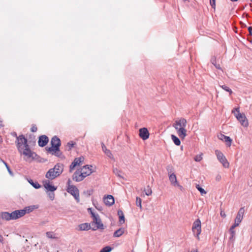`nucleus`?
I'll list each match as a JSON object with an SVG mask.
<instances>
[{"mask_svg":"<svg viewBox=\"0 0 252 252\" xmlns=\"http://www.w3.org/2000/svg\"><path fill=\"white\" fill-rule=\"evenodd\" d=\"M220 87L224 90L226 91V92L229 91V89H230L228 87L225 85L220 86Z\"/></svg>","mask_w":252,"mask_h":252,"instance_id":"47","label":"nucleus"},{"mask_svg":"<svg viewBox=\"0 0 252 252\" xmlns=\"http://www.w3.org/2000/svg\"><path fill=\"white\" fill-rule=\"evenodd\" d=\"M43 184L44 188L48 191L53 192L57 189L56 187L50 184V181L49 180L43 181Z\"/></svg>","mask_w":252,"mask_h":252,"instance_id":"18","label":"nucleus"},{"mask_svg":"<svg viewBox=\"0 0 252 252\" xmlns=\"http://www.w3.org/2000/svg\"><path fill=\"white\" fill-rule=\"evenodd\" d=\"M88 212L91 214L92 217L93 219V220H100L98 215L97 214H95L92 209V208H88Z\"/></svg>","mask_w":252,"mask_h":252,"instance_id":"26","label":"nucleus"},{"mask_svg":"<svg viewBox=\"0 0 252 252\" xmlns=\"http://www.w3.org/2000/svg\"><path fill=\"white\" fill-rule=\"evenodd\" d=\"M25 215V211L22 210H15L11 213V219L16 220Z\"/></svg>","mask_w":252,"mask_h":252,"instance_id":"13","label":"nucleus"},{"mask_svg":"<svg viewBox=\"0 0 252 252\" xmlns=\"http://www.w3.org/2000/svg\"><path fill=\"white\" fill-rule=\"evenodd\" d=\"M248 31H249L250 35H252V27H249L248 28Z\"/></svg>","mask_w":252,"mask_h":252,"instance_id":"49","label":"nucleus"},{"mask_svg":"<svg viewBox=\"0 0 252 252\" xmlns=\"http://www.w3.org/2000/svg\"><path fill=\"white\" fill-rule=\"evenodd\" d=\"M136 204L138 207H141V199L139 197H136Z\"/></svg>","mask_w":252,"mask_h":252,"instance_id":"43","label":"nucleus"},{"mask_svg":"<svg viewBox=\"0 0 252 252\" xmlns=\"http://www.w3.org/2000/svg\"><path fill=\"white\" fill-rule=\"evenodd\" d=\"M103 201L108 206H112L115 203L114 198L111 195H107L106 197H104Z\"/></svg>","mask_w":252,"mask_h":252,"instance_id":"17","label":"nucleus"},{"mask_svg":"<svg viewBox=\"0 0 252 252\" xmlns=\"http://www.w3.org/2000/svg\"><path fill=\"white\" fill-rule=\"evenodd\" d=\"M174 187H178L181 190H182L184 188L183 187L181 186L178 183H177V185H176Z\"/></svg>","mask_w":252,"mask_h":252,"instance_id":"48","label":"nucleus"},{"mask_svg":"<svg viewBox=\"0 0 252 252\" xmlns=\"http://www.w3.org/2000/svg\"><path fill=\"white\" fill-rule=\"evenodd\" d=\"M195 252H198V251L196 250Z\"/></svg>","mask_w":252,"mask_h":252,"instance_id":"61","label":"nucleus"},{"mask_svg":"<svg viewBox=\"0 0 252 252\" xmlns=\"http://www.w3.org/2000/svg\"><path fill=\"white\" fill-rule=\"evenodd\" d=\"M71 184V180L68 179L67 182L66 191L74 197L77 202H79V190L75 186Z\"/></svg>","mask_w":252,"mask_h":252,"instance_id":"3","label":"nucleus"},{"mask_svg":"<svg viewBox=\"0 0 252 252\" xmlns=\"http://www.w3.org/2000/svg\"><path fill=\"white\" fill-rule=\"evenodd\" d=\"M92 168V165H86L79 169L84 178L94 172Z\"/></svg>","mask_w":252,"mask_h":252,"instance_id":"8","label":"nucleus"},{"mask_svg":"<svg viewBox=\"0 0 252 252\" xmlns=\"http://www.w3.org/2000/svg\"><path fill=\"white\" fill-rule=\"evenodd\" d=\"M17 149L20 153H22V151L25 148V146H28L27 139L23 134L17 137L16 141Z\"/></svg>","mask_w":252,"mask_h":252,"instance_id":"4","label":"nucleus"},{"mask_svg":"<svg viewBox=\"0 0 252 252\" xmlns=\"http://www.w3.org/2000/svg\"><path fill=\"white\" fill-rule=\"evenodd\" d=\"M173 167L171 165H168L166 166V170L167 171L168 175H170V174L173 173Z\"/></svg>","mask_w":252,"mask_h":252,"instance_id":"37","label":"nucleus"},{"mask_svg":"<svg viewBox=\"0 0 252 252\" xmlns=\"http://www.w3.org/2000/svg\"><path fill=\"white\" fill-rule=\"evenodd\" d=\"M218 137L219 139L225 142L227 146L230 147L231 146L232 140L229 136L220 133L218 135Z\"/></svg>","mask_w":252,"mask_h":252,"instance_id":"15","label":"nucleus"},{"mask_svg":"<svg viewBox=\"0 0 252 252\" xmlns=\"http://www.w3.org/2000/svg\"><path fill=\"white\" fill-rule=\"evenodd\" d=\"M84 160V158L83 157L75 158L69 166V171L70 172H72V170L74 169L77 165H79L81 163L83 162Z\"/></svg>","mask_w":252,"mask_h":252,"instance_id":"12","label":"nucleus"},{"mask_svg":"<svg viewBox=\"0 0 252 252\" xmlns=\"http://www.w3.org/2000/svg\"><path fill=\"white\" fill-rule=\"evenodd\" d=\"M118 216H119V220H125V216L122 210H119L118 211Z\"/></svg>","mask_w":252,"mask_h":252,"instance_id":"35","label":"nucleus"},{"mask_svg":"<svg viewBox=\"0 0 252 252\" xmlns=\"http://www.w3.org/2000/svg\"><path fill=\"white\" fill-rule=\"evenodd\" d=\"M2 162L3 163V164L5 165V167H6L7 169V171L8 172V173L12 176H13V172H12L11 170L10 169L9 166H8V165L7 164V163L4 161L3 160H2Z\"/></svg>","mask_w":252,"mask_h":252,"instance_id":"40","label":"nucleus"},{"mask_svg":"<svg viewBox=\"0 0 252 252\" xmlns=\"http://www.w3.org/2000/svg\"><path fill=\"white\" fill-rule=\"evenodd\" d=\"M112 250V248L110 246H106L102 248L100 252H110Z\"/></svg>","mask_w":252,"mask_h":252,"instance_id":"39","label":"nucleus"},{"mask_svg":"<svg viewBox=\"0 0 252 252\" xmlns=\"http://www.w3.org/2000/svg\"><path fill=\"white\" fill-rule=\"evenodd\" d=\"M37 130V128L35 125H32L31 128V131L32 132H35Z\"/></svg>","mask_w":252,"mask_h":252,"instance_id":"44","label":"nucleus"},{"mask_svg":"<svg viewBox=\"0 0 252 252\" xmlns=\"http://www.w3.org/2000/svg\"><path fill=\"white\" fill-rule=\"evenodd\" d=\"M236 226L235 225H232L231 227L230 228L229 230H234V229L236 227Z\"/></svg>","mask_w":252,"mask_h":252,"instance_id":"53","label":"nucleus"},{"mask_svg":"<svg viewBox=\"0 0 252 252\" xmlns=\"http://www.w3.org/2000/svg\"><path fill=\"white\" fill-rule=\"evenodd\" d=\"M195 252H198V251L196 250Z\"/></svg>","mask_w":252,"mask_h":252,"instance_id":"62","label":"nucleus"},{"mask_svg":"<svg viewBox=\"0 0 252 252\" xmlns=\"http://www.w3.org/2000/svg\"><path fill=\"white\" fill-rule=\"evenodd\" d=\"M78 226L80 230H88L91 228V224L89 223H82Z\"/></svg>","mask_w":252,"mask_h":252,"instance_id":"24","label":"nucleus"},{"mask_svg":"<svg viewBox=\"0 0 252 252\" xmlns=\"http://www.w3.org/2000/svg\"><path fill=\"white\" fill-rule=\"evenodd\" d=\"M139 136L143 140H147L149 137V132L147 128L143 127L139 129Z\"/></svg>","mask_w":252,"mask_h":252,"instance_id":"14","label":"nucleus"},{"mask_svg":"<svg viewBox=\"0 0 252 252\" xmlns=\"http://www.w3.org/2000/svg\"><path fill=\"white\" fill-rule=\"evenodd\" d=\"M183 0L184 1H188L189 0Z\"/></svg>","mask_w":252,"mask_h":252,"instance_id":"60","label":"nucleus"},{"mask_svg":"<svg viewBox=\"0 0 252 252\" xmlns=\"http://www.w3.org/2000/svg\"><path fill=\"white\" fill-rule=\"evenodd\" d=\"M187 124V120L183 118L176 120L173 125V127L176 129L177 127H183L186 128Z\"/></svg>","mask_w":252,"mask_h":252,"instance_id":"10","label":"nucleus"},{"mask_svg":"<svg viewBox=\"0 0 252 252\" xmlns=\"http://www.w3.org/2000/svg\"><path fill=\"white\" fill-rule=\"evenodd\" d=\"M63 171V166L62 164L58 163L54 168L50 169L46 173L45 177L49 180H54L59 176Z\"/></svg>","mask_w":252,"mask_h":252,"instance_id":"1","label":"nucleus"},{"mask_svg":"<svg viewBox=\"0 0 252 252\" xmlns=\"http://www.w3.org/2000/svg\"><path fill=\"white\" fill-rule=\"evenodd\" d=\"M220 215L221 216V217H225V213L222 212V211H221L220 212Z\"/></svg>","mask_w":252,"mask_h":252,"instance_id":"52","label":"nucleus"},{"mask_svg":"<svg viewBox=\"0 0 252 252\" xmlns=\"http://www.w3.org/2000/svg\"><path fill=\"white\" fill-rule=\"evenodd\" d=\"M49 197L51 200H53L54 199L55 194L53 192H50L48 194Z\"/></svg>","mask_w":252,"mask_h":252,"instance_id":"46","label":"nucleus"},{"mask_svg":"<svg viewBox=\"0 0 252 252\" xmlns=\"http://www.w3.org/2000/svg\"><path fill=\"white\" fill-rule=\"evenodd\" d=\"M245 212V209L244 207H241L236 216V217L234 220H242L243 218V215Z\"/></svg>","mask_w":252,"mask_h":252,"instance_id":"20","label":"nucleus"},{"mask_svg":"<svg viewBox=\"0 0 252 252\" xmlns=\"http://www.w3.org/2000/svg\"><path fill=\"white\" fill-rule=\"evenodd\" d=\"M169 176V179L171 183V184L175 186L176 185H177L178 183L177 180V177L176 175L174 173L170 174Z\"/></svg>","mask_w":252,"mask_h":252,"instance_id":"21","label":"nucleus"},{"mask_svg":"<svg viewBox=\"0 0 252 252\" xmlns=\"http://www.w3.org/2000/svg\"><path fill=\"white\" fill-rule=\"evenodd\" d=\"M0 217L2 220H9L11 219V213L3 212L0 213Z\"/></svg>","mask_w":252,"mask_h":252,"instance_id":"22","label":"nucleus"},{"mask_svg":"<svg viewBox=\"0 0 252 252\" xmlns=\"http://www.w3.org/2000/svg\"><path fill=\"white\" fill-rule=\"evenodd\" d=\"M220 179V176H218L217 177V180H219Z\"/></svg>","mask_w":252,"mask_h":252,"instance_id":"55","label":"nucleus"},{"mask_svg":"<svg viewBox=\"0 0 252 252\" xmlns=\"http://www.w3.org/2000/svg\"><path fill=\"white\" fill-rule=\"evenodd\" d=\"M2 239H3V238H2V236L0 235V241H2Z\"/></svg>","mask_w":252,"mask_h":252,"instance_id":"56","label":"nucleus"},{"mask_svg":"<svg viewBox=\"0 0 252 252\" xmlns=\"http://www.w3.org/2000/svg\"><path fill=\"white\" fill-rule=\"evenodd\" d=\"M240 222L241 221H235L234 225H235L236 226H238L239 225Z\"/></svg>","mask_w":252,"mask_h":252,"instance_id":"51","label":"nucleus"},{"mask_svg":"<svg viewBox=\"0 0 252 252\" xmlns=\"http://www.w3.org/2000/svg\"><path fill=\"white\" fill-rule=\"evenodd\" d=\"M35 208L34 206H30L28 207H26L24 209H22V210L25 211V214L26 213H29L30 212H32Z\"/></svg>","mask_w":252,"mask_h":252,"instance_id":"32","label":"nucleus"},{"mask_svg":"<svg viewBox=\"0 0 252 252\" xmlns=\"http://www.w3.org/2000/svg\"><path fill=\"white\" fill-rule=\"evenodd\" d=\"M235 110L237 112V113H235L234 111H232V112L234 113L237 119L243 126L247 127L248 126V122L245 114L241 113L239 111V108H236Z\"/></svg>","mask_w":252,"mask_h":252,"instance_id":"5","label":"nucleus"},{"mask_svg":"<svg viewBox=\"0 0 252 252\" xmlns=\"http://www.w3.org/2000/svg\"><path fill=\"white\" fill-rule=\"evenodd\" d=\"M77 252H83V251H82V250H78Z\"/></svg>","mask_w":252,"mask_h":252,"instance_id":"57","label":"nucleus"},{"mask_svg":"<svg viewBox=\"0 0 252 252\" xmlns=\"http://www.w3.org/2000/svg\"><path fill=\"white\" fill-rule=\"evenodd\" d=\"M24 156H26L27 158H32V159L34 158V156H36L37 155L32 152L30 149L29 146H25L24 149L22 151V153Z\"/></svg>","mask_w":252,"mask_h":252,"instance_id":"9","label":"nucleus"},{"mask_svg":"<svg viewBox=\"0 0 252 252\" xmlns=\"http://www.w3.org/2000/svg\"><path fill=\"white\" fill-rule=\"evenodd\" d=\"M202 159V154L197 155L194 158V159L195 161H200Z\"/></svg>","mask_w":252,"mask_h":252,"instance_id":"41","label":"nucleus"},{"mask_svg":"<svg viewBox=\"0 0 252 252\" xmlns=\"http://www.w3.org/2000/svg\"><path fill=\"white\" fill-rule=\"evenodd\" d=\"M196 188L200 191V192L202 195H203V194H205L206 193V191L203 188H202L199 186V185L196 184Z\"/></svg>","mask_w":252,"mask_h":252,"instance_id":"36","label":"nucleus"},{"mask_svg":"<svg viewBox=\"0 0 252 252\" xmlns=\"http://www.w3.org/2000/svg\"><path fill=\"white\" fill-rule=\"evenodd\" d=\"M171 139L174 142V144L177 146H179L181 144V141L180 139L177 137L175 135L172 134L171 136Z\"/></svg>","mask_w":252,"mask_h":252,"instance_id":"29","label":"nucleus"},{"mask_svg":"<svg viewBox=\"0 0 252 252\" xmlns=\"http://www.w3.org/2000/svg\"><path fill=\"white\" fill-rule=\"evenodd\" d=\"M29 183L35 189H38L41 187L40 185L37 182L34 181L32 179L28 180Z\"/></svg>","mask_w":252,"mask_h":252,"instance_id":"27","label":"nucleus"},{"mask_svg":"<svg viewBox=\"0 0 252 252\" xmlns=\"http://www.w3.org/2000/svg\"><path fill=\"white\" fill-rule=\"evenodd\" d=\"M101 147L103 151L105 153L107 156H108L110 158H113V156L111 151L106 148V147L105 146L103 143H101Z\"/></svg>","mask_w":252,"mask_h":252,"instance_id":"23","label":"nucleus"},{"mask_svg":"<svg viewBox=\"0 0 252 252\" xmlns=\"http://www.w3.org/2000/svg\"><path fill=\"white\" fill-rule=\"evenodd\" d=\"M76 145V143L75 142L73 141H70L69 142H68L67 143L66 147L67 148H68L67 150L69 151L71 149V148L72 147H74V145Z\"/></svg>","mask_w":252,"mask_h":252,"instance_id":"33","label":"nucleus"},{"mask_svg":"<svg viewBox=\"0 0 252 252\" xmlns=\"http://www.w3.org/2000/svg\"><path fill=\"white\" fill-rule=\"evenodd\" d=\"M125 232V228H120L115 231L113 234V236L114 237H119L121 236Z\"/></svg>","mask_w":252,"mask_h":252,"instance_id":"25","label":"nucleus"},{"mask_svg":"<svg viewBox=\"0 0 252 252\" xmlns=\"http://www.w3.org/2000/svg\"><path fill=\"white\" fill-rule=\"evenodd\" d=\"M49 138L45 135L39 136L38 143L39 146L41 147H44L48 142Z\"/></svg>","mask_w":252,"mask_h":252,"instance_id":"16","label":"nucleus"},{"mask_svg":"<svg viewBox=\"0 0 252 252\" xmlns=\"http://www.w3.org/2000/svg\"><path fill=\"white\" fill-rule=\"evenodd\" d=\"M251 1L252 2V0H251Z\"/></svg>","mask_w":252,"mask_h":252,"instance_id":"63","label":"nucleus"},{"mask_svg":"<svg viewBox=\"0 0 252 252\" xmlns=\"http://www.w3.org/2000/svg\"><path fill=\"white\" fill-rule=\"evenodd\" d=\"M210 3L212 8H215L216 0H210Z\"/></svg>","mask_w":252,"mask_h":252,"instance_id":"45","label":"nucleus"},{"mask_svg":"<svg viewBox=\"0 0 252 252\" xmlns=\"http://www.w3.org/2000/svg\"><path fill=\"white\" fill-rule=\"evenodd\" d=\"M72 179L73 181L79 182L83 181L84 179V177L79 169H78L72 175Z\"/></svg>","mask_w":252,"mask_h":252,"instance_id":"11","label":"nucleus"},{"mask_svg":"<svg viewBox=\"0 0 252 252\" xmlns=\"http://www.w3.org/2000/svg\"><path fill=\"white\" fill-rule=\"evenodd\" d=\"M195 220L199 221V220H199V219H196Z\"/></svg>","mask_w":252,"mask_h":252,"instance_id":"59","label":"nucleus"},{"mask_svg":"<svg viewBox=\"0 0 252 252\" xmlns=\"http://www.w3.org/2000/svg\"><path fill=\"white\" fill-rule=\"evenodd\" d=\"M51 147H46V150L48 153L52 155H57V152L60 151V146L61 145V141L56 136H54L51 141Z\"/></svg>","mask_w":252,"mask_h":252,"instance_id":"2","label":"nucleus"},{"mask_svg":"<svg viewBox=\"0 0 252 252\" xmlns=\"http://www.w3.org/2000/svg\"><path fill=\"white\" fill-rule=\"evenodd\" d=\"M11 135L14 137H16L17 138V137H18L17 136V133L16 132H12L11 133Z\"/></svg>","mask_w":252,"mask_h":252,"instance_id":"50","label":"nucleus"},{"mask_svg":"<svg viewBox=\"0 0 252 252\" xmlns=\"http://www.w3.org/2000/svg\"><path fill=\"white\" fill-rule=\"evenodd\" d=\"M192 230L193 234L198 239H199V235L201 231V221H194L192 227Z\"/></svg>","mask_w":252,"mask_h":252,"instance_id":"7","label":"nucleus"},{"mask_svg":"<svg viewBox=\"0 0 252 252\" xmlns=\"http://www.w3.org/2000/svg\"><path fill=\"white\" fill-rule=\"evenodd\" d=\"M211 62L217 69H221L220 65L217 63L216 58L215 57L213 56L211 58Z\"/></svg>","mask_w":252,"mask_h":252,"instance_id":"31","label":"nucleus"},{"mask_svg":"<svg viewBox=\"0 0 252 252\" xmlns=\"http://www.w3.org/2000/svg\"><path fill=\"white\" fill-rule=\"evenodd\" d=\"M2 160H3V159H2L0 158V161H1V162H2Z\"/></svg>","mask_w":252,"mask_h":252,"instance_id":"58","label":"nucleus"},{"mask_svg":"<svg viewBox=\"0 0 252 252\" xmlns=\"http://www.w3.org/2000/svg\"><path fill=\"white\" fill-rule=\"evenodd\" d=\"M92 225H95L96 228H93L94 230H95L96 229H103V225L101 223V221H93Z\"/></svg>","mask_w":252,"mask_h":252,"instance_id":"30","label":"nucleus"},{"mask_svg":"<svg viewBox=\"0 0 252 252\" xmlns=\"http://www.w3.org/2000/svg\"><path fill=\"white\" fill-rule=\"evenodd\" d=\"M229 232L231 235L229 237V240L233 241L235 238V232L234 230H229Z\"/></svg>","mask_w":252,"mask_h":252,"instance_id":"38","label":"nucleus"},{"mask_svg":"<svg viewBox=\"0 0 252 252\" xmlns=\"http://www.w3.org/2000/svg\"><path fill=\"white\" fill-rule=\"evenodd\" d=\"M177 131V133L178 134V136L180 137V138L182 139H184L185 137L187 136V130L185 128L183 127H177L176 129H175Z\"/></svg>","mask_w":252,"mask_h":252,"instance_id":"19","label":"nucleus"},{"mask_svg":"<svg viewBox=\"0 0 252 252\" xmlns=\"http://www.w3.org/2000/svg\"><path fill=\"white\" fill-rule=\"evenodd\" d=\"M227 92L229 93V94L230 95L232 94V90L230 89H229V91H227Z\"/></svg>","mask_w":252,"mask_h":252,"instance_id":"54","label":"nucleus"},{"mask_svg":"<svg viewBox=\"0 0 252 252\" xmlns=\"http://www.w3.org/2000/svg\"><path fill=\"white\" fill-rule=\"evenodd\" d=\"M46 236L49 238H56L55 234L53 232H48L46 233Z\"/></svg>","mask_w":252,"mask_h":252,"instance_id":"42","label":"nucleus"},{"mask_svg":"<svg viewBox=\"0 0 252 252\" xmlns=\"http://www.w3.org/2000/svg\"><path fill=\"white\" fill-rule=\"evenodd\" d=\"M113 173L120 178L124 179L123 176V172L121 170L117 168H114L113 170Z\"/></svg>","mask_w":252,"mask_h":252,"instance_id":"28","label":"nucleus"},{"mask_svg":"<svg viewBox=\"0 0 252 252\" xmlns=\"http://www.w3.org/2000/svg\"><path fill=\"white\" fill-rule=\"evenodd\" d=\"M215 154L218 160L222 164L223 167L225 168H228L229 167V163L223 154L218 150L215 151Z\"/></svg>","mask_w":252,"mask_h":252,"instance_id":"6","label":"nucleus"},{"mask_svg":"<svg viewBox=\"0 0 252 252\" xmlns=\"http://www.w3.org/2000/svg\"><path fill=\"white\" fill-rule=\"evenodd\" d=\"M146 195L147 196L151 195L152 193V190L149 185L147 186V187L144 189V190Z\"/></svg>","mask_w":252,"mask_h":252,"instance_id":"34","label":"nucleus"}]
</instances>
